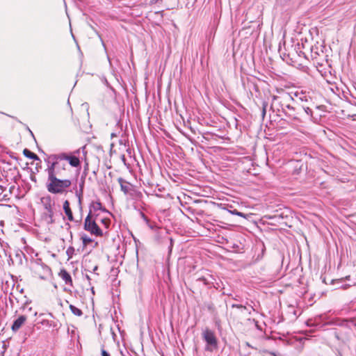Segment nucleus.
<instances>
[{
  "mask_svg": "<svg viewBox=\"0 0 356 356\" xmlns=\"http://www.w3.org/2000/svg\"><path fill=\"white\" fill-rule=\"evenodd\" d=\"M49 174L47 177V182L46 188L49 193L52 194H63L67 193V188L71 186V180L68 179H58L54 175L53 168L50 169Z\"/></svg>",
  "mask_w": 356,
  "mask_h": 356,
  "instance_id": "obj_1",
  "label": "nucleus"
},
{
  "mask_svg": "<svg viewBox=\"0 0 356 356\" xmlns=\"http://www.w3.org/2000/svg\"><path fill=\"white\" fill-rule=\"evenodd\" d=\"M337 325L339 327L334 330V337L343 343L350 341L354 335L353 328L356 326L354 322L353 321L343 320Z\"/></svg>",
  "mask_w": 356,
  "mask_h": 356,
  "instance_id": "obj_2",
  "label": "nucleus"
},
{
  "mask_svg": "<svg viewBox=\"0 0 356 356\" xmlns=\"http://www.w3.org/2000/svg\"><path fill=\"white\" fill-rule=\"evenodd\" d=\"M40 202L44 210L42 214V218L47 225L54 224L55 222L54 218L55 213V202L50 195H47L40 198Z\"/></svg>",
  "mask_w": 356,
  "mask_h": 356,
  "instance_id": "obj_3",
  "label": "nucleus"
},
{
  "mask_svg": "<svg viewBox=\"0 0 356 356\" xmlns=\"http://www.w3.org/2000/svg\"><path fill=\"white\" fill-rule=\"evenodd\" d=\"M58 156H61V153L59 154H53L47 156V159H44V161L47 164V168L46 171L47 174H49L50 169H52L54 171L55 176H63V172L66 170V168L67 166L65 160H60L59 159H56V157Z\"/></svg>",
  "mask_w": 356,
  "mask_h": 356,
  "instance_id": "obj_4",
  "label": "nucleus"
},
{
  "mask_svg": "<svg viewBox=\"0 0 356 356\" xmlns=\"http://www.w3.org/2000/svg\"><path fill=\"white\" fill-rule=\"evenodd\" d=\"M290 102H294L293 98L290 95H287L279 101L282 113L291 119L299 120V112L297 108L291 104Z\"/></svg>",
  "mask_w": 356,
  "mask_h": 356,
  "instance_id": "obj_5",
  "label": "nucleus"
},
{
  "mask_svg": "<svg viewBox=\"0 0 356 356\" xmlns=\"http://www.w3.org/2000/svg\"><path fill=\"white\" fill-rule=\"evenodd\" d=\"M97 214H91L89 212L84 221V229L91 234L97 236H102L103 232L95 222Z\"/></svg>",
  "mask_w": 356,
  "mask_h": 356,
  "instance_id": "obj_6",
  "label": "nucleus"
},
{
  "mask_svg": "<svg viewBox=\"0 0 356 356\" xmlns=\"http://www.w3.org/2000/svg\"><path fill=\"white\" fill-rule=\"evenodd\" d=\"M204 340L207 342L206 350L211 351L212 348H217L218 340L214 332L209 329L205 330L202 334Z\"/></svg>",
  "mask_w": 356,
  "mask_h": 356,
  "instance_id": "obj_7",
  "label": "nucleus"
},
{
  "mask_svg": "<svg viewBox=\"0 0 356 356\" xmlns=\"http://www.w3.org/2000/svg\"><path fill=\"white\" fill-rule=\"evenodd\" d=\"M56 158V159H59L60 160L67 161L72 167L80 168L81 166V161L79 158L74 154L62 152L61 156H58Z\"/></svg>",
  "mask_w": 356,
  "mask_h": 356,
  "instance_id": "obj_8",
  "label": "nucleus"
},
{
  "mask_svg": "<svg viewBox=\"0 0 356 356\" xmlns=\"http://www.w3.org/2000/svg\"><path fill=\"white\" fill-rule=\"evenodd\" d=\"M27 318L24 315L19 316L17 319L13 321L11 329L14 332H17L21 327L24 324Z\"/></svg>",
  "mask_w": 356,
  "mask_h": 356,
  "instance_id": "obj_9",
  "label": "nucleus"
},
{
  "mask_svg": "<svg viewBox=\"0 0 356 356\" xmlns=\"http://www.w3.org/2000/svg\"><path fill=\"white\" fill-rule=\"evenodd\" d=\"M118 183L120 184V188H121V191L125 194L127 195L129 191L133 188L134 187V185L131 184V183L127 181L126 180H124L123 178L122 177H119L118 179Z\"/></svg>",
  "mask_w": 356,
  "mask_h": 356,
  "instance_id": "obj_10",
  "label": "nucleus"
},
{
  "mask_svg": "<svg viewBox=\"0 0 356 356\" xmlns=\"http://www.w3.org/2000/svg\"><path fill=\"white\" fill-rule=\"evenodd\" d=\"M97 211H102L104 212H108L106 208H104L100 202H92L90 205L89 212L93 214L92 212Z\"/></svg>",
  "mask_w": 356,
  "mask_h": 356,
  "instance_id": "obj_11",
  "label": "nucleus"
},
{
  "mask_svg": "<svg viewBox=\"0 0 356 356\" xmlns=\"http://www.w3.org/2000/svg\"><path fill=\"white\" fill-rule=\"evenodd\" d=\"M295 96L296 97V101H300L301 102L309 103L312 101V97L305 92H296Z\"/></svg>",
  "mask_w": 356,
  "mask_h": 356,
  "instance_id": "obj_12",
  "label": "nucleus"
},
{
  "mask_svg": "<svg viewBox=\"0 0 356 356\" xmlns=\"http://www.w3.org/2000/svg\"><path fill=\"white\" fill-rule=\"evenodd\" d=\"M63 207L64 212H65V215L67 217V219L70 221H73L74 220V217H73L72 211V210L70 209V202L68 200H65L64 202H63Z\"/></svg>",
  "mask_w": 356,
  "mask_h": 356,
  "instance_id": "obj_13",
  "label": "nucleus"
},
{
  "mask_svg": "<svg viewBox=\"0 0 356 356\" xmlns=\"http://www.w3.org/2000/svg\"><path fill=\"white\" fill-rule=\"evenodd\" d=\"M59 276L65 281L66 284L72 285V279L70 273L65 269H62L59 273Z\"/></svg>",
  "mask_w": 356,
  "mask_h": 356,
  "instance_id": "obj_14",
  "label": "nucleus"
},
{
  "mask_svg": "<svg viewBox=\"0 0 356 356\" xmlns=\"http://www.w3.org/2000/svg\"><path fill=\"white\" fill-rule=\"evenodd\" d=\"M278 100H280L279 97H275L274 96L273 97V102L272 103L271 106H270V109L273 111V112H276L277 113V115L278 116H282V110H281V108L280 106V104H279V102H277V105L275 104V102L276 101H278Z\"/></svg>",
  "mask_w": 356,
  "mask_h": 356,
  "instance_id": "obj_15",
  "label": "nucleus"
},
{
  "mask_svg": "<svg viewBox=\"0 0 356 356\" xmlns=\"http://www.w3.org/2000/svg\"><path fill=\"white\" fill-rule=\"evenodd\" d=\"M127 195H129L132 199L134 200H139L143 196L142 193L136 190L134 186Z\"/></svg>",
  "mask_w": 356,
  "mask_h": 356,
  "instance_id": "obj_16",
  "label": "nucleus"
},
{
  "mask_svg": "<svg viewBox=\"0 0 356 356\" xmlns=\"http://www.w3.org/2000/svg\"><path fill=\"white\" fill-rule=\"evenodd\" d=\"M23 154L27 158H29L35 161H40L39 157L35 153L32 152L28 149H24L23 151Z\"/></svg>",
  "mask_w": 356,
  "mask_h": 356,
  "instance_id": "obj_17",
  "label": "nucleus"
},
{
  "mask_svg": "<svg viewBox=\"0 0 356 356\" xmlns=\"http://www.w3.org/2000/svg\"><path fill=\"white\" fill-rule=\"evenodd\" d=\"M83 184L80 186V191H76V196L78 197V204L80 211H82V199H83Z\"/></svg>",
  "mask_w": 356,
  "mask_h": 356,
  "instance_id": "obj_18",
  "label": "nucleus"
},
{
  "mask_svg": "<svg viewBox=\"0 0 356 356\" xmlns=\"http://www.w3.org/2000/svg\"><path fill=\"white\" fill-rule=\"evenodd\" d=\"M141 216L143 220L145 221L147 225L152 230L158 228L156 224L154 222H151L149 219L143 213H141Z\"/></svg>",
  "mask_w": 356,
  "mask_h": 356,
  "instance_id": "obj_19",
  "label": "nucleus"
},
{
  "mask_svg": "<svg viewBox=\"0 0 356 356\" xmlns=\"http://www.w3.org/2000/svg\"><path fill=\"white\" fill-rule=\"evenodd\" d=\"M6 188L0 185V201H8L10 197L8 194L4 193Z\"/></svg>",
  "mask_w": 356,
  "mask_h": 356,
  "instance_id": "obj_20",
  "label": "nucleus"
},
{
  "mask_svg": "<svg viewBox=\"0 0 356 356\" xmlns=\"http://www.w3.org/2000/svg\"><path fill=\"white\" fill-rule=\"evenodd\" d=\"M69 307L72 313L75 316H81L83 315L82 311L74 305H70Z\"/></svg>",
  "mask_w": 356,
  "mask_h": 356,
  "instance_id": "obj_21",
  "label": "nucleus"
},
{
  "mask_svg": "<svg viewBox=\"0 0 356 356\" xmlns=\"http://www.w3.org/2000/svg\"><path fill=\"white\" fill-rule=\"evenodd\" d=\"M81 239L82 240L84 247L87 246L88 244L92 242V239L89 238L86 234H83L81 236Z\"/></svg>",
  "mask_w": 356,
  "mask_h": 356,
  "instance_id": "obj_22",
  "label": "nucleus"
},
{
  "mask_svg": "<svg viewBox=\"0 0 356 356\" xmlns=\"http://www.w3.org/2000/svg\"><path fill=\"white\" fill-rule=\"evenodd\" d=\"M302 109L305 111L306 114L309 116L310 119H313V111L312 108L309 106H306L305 104L302 105Z\"/></svg>",
  "mask_w": 356,
  "mask_h": 356,
  "instance_id": "obj_23",
  "label": "nucleus"
},
{
  "mask_svg": "<svg viewBox=\"0 0 356 356\" xmlns=\"http://www.w3.org/2000/svg\"><path fill=\"white\" fill-rule=\"evenodd\" d=\"M311 54H312V57L313 59H316L317 58V56H319V53L318 51V47H312L311 49Z\"/></svg>",
  "mask_w": 356,
  "mask_h": 356,
  "instance_id": "obj_24",
  "label": "nucleus"
},
{
  "mask_svg": "<svg viewBox=\"0 0 356 356\" xmlns=\"http://www.w3.org/2000/svg\"><path fill=\"white\" fill-rule=\"evenodd\" d=\"M229 212H230L232 214L236 215L241 217H243L244 218H247L246 215L242 212H240L237 211L236 209L234 210H229Z\"/></svg>",
  "mask_w": 356,
  "mask_h": 356,
  "instance_id": "obj_25",
  "label": "nucleus"
},
{
  "mask_svg": "<svg viewBox=\"0 0 356 356\" xmlns=\"http://www.w3.org/2000/svg\"><path fill=\"white\" fill-rule=\"evenodd\" d=\"M268 107V102L264 101L262 102V111H261V116H262V118L264 119V117H265V115H266V108Z\"/></svg>",
  "mask_w": 356,
  "mask_h": 356,
  "instance_id": "obj_26",
  "label": "nucleus"
},
{
  "mask_svg": "<svg viewBox=\"0 0 356 356\" xmlns=\"http://www.w3.org/2000/svg\"><path fill=\"white\" fill-rule=\"evenodd\" d=\"M74 252V248L72 246L69 247L66 251V254L68 256V258L70 259L72 257L73 254Z\"/></svg>",
  "mask_w": 356,
  "mask_h": 356,
  "instance_id": "obj_27",
  "label": "nucleus"
},
{
  "mask_svg": "<svg viewBox=\"0 0 356 356\" xmlns=\"http://www.w3.org/2000/svg\"><path fill=\"white\" fill-rule=\"evenodd\" d=\"M101 222L105 226L106 228H108L110 225L111 220L108 218H104L101 220Z\"/></svg>",
  "mask_w": 356,
  "mask_h": 356,
  "instance_id": "obj_28",
  "label": "nucleus"
},
{
  "mask_svg": "<svg viewBox=\"0 0 356 356\" xmlns=\"http://www.w3.org/2000/svg\"><path fill=\"white\" fill-rule=\"evenodd\" d=\"M231 307H232V308H237V309H245V310L248 309L246 305H241V304H232L231 305Z\"/></svg>",
  "mask_w": 356,
  "mask_h": 356,
  "instance_id": "obj_29",
  "label": "nucleus"
},
{
  "mask_svg": "<svg viewBox=\"0 0 356 356\" xmlns=\"http://www.w3.org/2000/svg\"><path fill=\"white\" fill-rule=\"evenodd\" d=\"M197 281L202 282L204 285H208L209 284V282L207 281V280L204 277H199L197 280Z\"/></svg>",
  "mask_w": 356,
  "mask_h": 356,
  "instance_id": "obj_30",
  "label": "nucleus"
},
{
  "mask_svg": "<svg viewBox=\"0 0 356 356\" xmlns=\"http://www.w3.org/2000/svg\"><path fill=\"white\" fill-rule=\"evenodd\" d=\"M51 321H48V320H42L41 321V323L44 325H46V326H49V327H51Z\"/></svg>",
  "mask_w": 356,
  "mask_h": 356,
  "instance_id": "obj_31",
  "label": "nucleus"
},
{
  "mask_svg": "<svg viewBox=\"0 0 356 356\" xmlns=\"http://www.w3.org/2000/svg\"><path fill=\"white\" fill-rule=\"evenodd\" d=\"M102 356H110V354L105 350L104 349H102Z\"/></svg>",
  "mask_w": 356,
  "mask_h": 356,
  "instance_id": "obj_32",
  "label": "nucleus"
},
{
  "mask_svg": "<svg viewBox=\"0 0 356 356\" xmlns=\"http://www.w3.org/2000/svg\"><path fill=\"white\" fill-rule=\"evenodd\" d=\"M232 299L236 300V301H238V302L241 301L240 296H237V295L234 296V297H232Z\"/></svg>",
  "mask_w": 356,
  "mask_h": 356,
  "instance_id": "obj_33",
  "label": "nucleus"
},
{
  "mask_svg": "<svg viewBox=\"0 0 356 356\" xmlns=\"http://www.w3.org/2000/svg\"><path fill=\"white\" fill-rule=\"evenodd\" d=\"M13 298H15V297L13 296V294L12 293H10V297H9V300H10V302H11V304H13Z\"/></svg>",
  "mask_w": 356,
  "mask_h": 356,
  "instance_id": "obj_34",
  "label": "nucleus"
},
{
  "mask_svg": "<svg viewBox=\"0 0 356 356\" xmlns=\"http://www.w3.org/2000/svg\"><path fill=\"white\" fill-rule=\"evenodd\" d=\"M246 305H248V302H246ZM249 306L250 307V308H251L252 311L255 312V309L254 308V306L250 305H249Z\"/></svg>",
  "mask_w": 356,
  "mask_h": 356,
  "instance_id": "obj_35",
  "label": "nucleus"
},
{
  "mask_svg": "<svg viewBox=\"0 0 356 356\" xmlns=\"http://www.w3.org/2000/svg\"><path fill=\"white\" fill-rule=\"evenodd\" d=\"M15 188V186H12L9 189V193H10L12 192V190Z\"/></svg>",
  "mask_w": 356,
  "mask_h": 356,
  "instance_id": "obj_36",
  "label": "nucleus"
},
{
  "mask_svg": "<svg viewBox=\"0 0 356 356\" xmlns=\"http://www.w3.org/2000/svg\"><path fill=\"white\" fill-rule=\"evenodd\" d=\"M79 153H80V149H77L76 151H75V152H74V154H79Z\"/></svg>",
  "mask_w": 356,
  "mask_h": 356,
  "instance_id": "obj_37",
  "label": "nucleus"
},
{
  "mask_svg": "<svg viewBox=\"0 0 356 356\" xmlns=\"http://www.w3.org/2000/svg\"><path fill=\"white\" fill-rule=\"evenodd\" d=\"M88 168V164L86 163V165H85V170H86Z\"/></svg>",
  "mask_w": 356,
  "mask_h": 356,
  "instance_id": "obj_38",
  "label": "nucleus"
},
{
  "mask_svg": "<svg viewBox=\"0 0 356 356\" xmlns=\"http://www.w3.org/2000/svg\"><path fill=\"white\" fill-rule=\"evenodd\" d=\"M98 269V266H95L93 268V271L95 272V270H97Z\"/></svg>",
  "mask_w": 356,
  "mask_h": 356,
  "instance_id": "obj_39",
  "label": "nucleus"
},
{
  "mask_svg": "<svg viewBox=\"0 0 356 356\" xmlns=\"http://www.w3.org/2000/svg\"><path fill=\"white\" fill-rule=\"evenodd\" d=\"M348 286H349V285L346 284L345 286H343V288L344 289H347V287H348Z\"/></svg>",
  "mask_w": 356,
  "mask_h": 356,
  "instance_id": "obj_40",
  "label": "nucleus"
},
{
  "mask_svg": "<svg viewBox=\"0 0 356 356\" xmlns=\"http://www.w3.org/2000/svg\"><path fill=\"white\" fill-rule=\"evenodd\" d=\"M86 278H87L88 280H90V277L88 275H86Z\"/></svg>",
  "mask_w": 356,
  "mask_h": 356,
  "instance_id": "obj_41",
  "label": "nucleus"
},
{
  "mask_svg": "<svg viewBox=\"0 0 356 356\" xmlns=\"http://www.w3.org/2000/svg\"><path fill=\"white\" fill-rule=\"evenodd\" d=\"M268 219H273V218H274V217L273 216H269V217H268Z\"/></svg>",
  "mask_w": 356,
  "mask_h": 356,
  "instance_id": "obj_42",
  "label": "nucleus"
},
{
  "mask_svg": "<svg viewBox=\"0 0 356 356\" xmlns=\"http://www.w3.org/2000/svg\"><path fill=\"white\" fill-rule=\"evenodd\" d=\"M349 278H350V276H347V277H346V280H349Z\"/></svg>",
  "mask_w": 356,
  "mask_h": 356,
  "instance_id": "obj_43",
  "label": "nucleus"
},
{
  "mask_svg": "<svg viewBox=\"0 0 356 356\" xmlns=\"http://www.w3.org/2000/svg\"><path fill=\"white\" fill-rule=\"evenodd\" d=\"M0 356H3V353H0Z\"/></svg>",
  "mask_w": 356,
  "mask_h": 356,
  "instance_id": "obj_44",
  "label": "nucleus"
},
{
  "mask_svg": "<svg viewBox=\"0 0 356 356\" xmlns=\"http://www.w3.org/2000/svg\"><path fill=\"white\" fill-rule=\"evenodd\" d=\"M304 54V52L300 51V56H302Z\"/></svg>",
  "mask_w": 356,
  "mask_h": 356,
  "instance_id": "obj_45",
  "label": "nucleus"
},
{
  "mask_svg": "<svg viewBox=\"0 0 356 356\" xmlns=\"http://www.w3.org/2000/svg\"><path fill=\"white\" fill-rule=\"evenodd\" d=\"M304 54V52L300 51V56H302Z\"/></svg>",
  "mask_w": 356,
  "mask_h": 356,
  "instance_id": "obj_46",
  "label": "nucleus"
},
{
  "mask_svg": "<svg viewBox=\"0 0 356 356\" xmlns=\"http://www.w3.org/2000/svg\"><path fill=\"white\" fill-rule=\"evenodd\" d=\"M23 291H24V289H22L20 290V292H21V293H23Z\"/></svg>",
  "mask_w": 356,
  "mask_h": 356,
  "instance_id": "obj_47",
  "label": "nucleus"
},
{
  "mask_svg": "<svg viewBox=\"0 0 356 356\" xmlns=\"http://www.w3.org/2000/svg\"><path fill=\"white\" fill-rule=\"evenodd\" d=\"M337 356H342V355L339 353Z\"/></svg>",
  "mask_w": 356,
  "mask_h": 356,
  "instance_id": "obj_48",
  "label": "nucleus"
},
{
  "mask_svg": "<svg viewBox=\"0 0 356 356\" xmlns=\"http://www.w3.org/2000/svg\"><path fill=\"white\" fill-rule=\"evenodd\" d=\"M242 356H247V355H242Z\"/></svg>",
  "mask_w": 356,
  "mask_h": 356,
  "instance_id": "obj_49",
  "label": "nucleus"
}]
</instances>
